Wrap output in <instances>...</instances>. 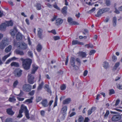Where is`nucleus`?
<instances>
[{"label":"nucleus","mask_w":122,"mask_h":122,"mask_svg":"<svg viewBox=\"0 0 122 122\" xmlns=\"http://www.w3.org/2000/svg\"><path fill=\"white\" fill-rule=\"evenodd\" d=\"M20 60L22 61V66L26 70L29 69L31 63V60L30 59H25L22 58H20Z\"/></svg>","instance_id":"nucleus-1"},{"label":"nucleus","mask_w":122,"mask_h":122,"mask_svg":"<svg viewBox=\"0 0 122 122\" xmlns=\"http://www.w3.org/2000/svg\"><path fill=\"white\" fill-rule=\"evenodd\" d=\"M75 60L77 63L78 65L80 66L81 65V62L80 59L78 58H77L75 60L74 57H71L70 60V63L71 66L73 67L74 70H77L78 68L77 66L75 65Z\"/></svg>","instance_id":"nucleus-2"},{"label":"nucleus","mask_w":122,"mask_h":122,"mask_svg":"<svg viewBox=\"0 0 122 122\" xmlns=\"http://www.w3.org/2000/svg\"><path fill=\"white\" fill-rule=\"evenodd\" d=\"M9 44V39L7 37H5L0 42V49H4Z\"/></svg>","instance_id":"nucleus-3"},{"label":"nucleus","mask_w":122,"mask_h":122,"mask_svg":"<svg viewBox=\"0 0 122 122\" xmlns=\"http://www.w3.org/2000/svg\"><path fill=\"white\" fill-rule=\"evenodd\" d=\"M13 44L14 46H16L20 49L24 50L27 48V45L24 43H21L20 42L17 43L15 41H14Z\"/></svg>","instance_id":"nucleus-4"},{"label":"nucleus","mask_w":122,"mask_h":122,"mask_svg":"<svg viewBox=\"0 0 122 122\" xmlns=\"http://www.w3.org/2000/svg\"><path fill=\"white\" fill-rule=\"evenodd\" d=\"M38 67L37 66H35L34 65H32V69L31 73L28 75V76H31L30 78L34 79V74L35 73V72L38 69Z\"/></svg>","instance_id":"nucleus-5"},{"label":"nucleus","mask_w":122,"mask_h":122,"mask_svg":"<svg viewBox=\"0 0 122 122\" xmlns=\"http://www.w3.org/2000/svg\"><path fill=\"white\" fill-rule=\"evenodd\" d=\"M32 88V86L29 84H25L22 87L23 90L24 91L27 92L30 91Z\"/></svg>","instance_id":"nucleus-6"},{"label":"nucleus","mask_w":122,"mask_h":122,"mask_svg":"<svg viewBox=\"0 0 122 122\" xmlns=\"http://www.w3.org/2000/svg\"><path fill=\"white\" fill-rule=\"evenodd\" d=\"M43 30L41 28H39L37 29V35L38 37L40 39H42L43 38L42 33Z\"/></svg>","instance_id":"nucleus-7"},{"label":"nucleus","mask_w":122,"mask_h":122,"mask_svg":"<svg viewBox=\"0 0 122 122\" xmlns=\"http://www.w3.org/2000/svg\"><path fill=\"white\" fill-rule=\"evenodd\" d=\"M67 21L71 25H78L79 23L75 21H73V19L70 17H68L67 19Z\"/></svg>","instance_id":"nucleus-8"},{"label":"nucleus","mask_w":122,"mask_h":122,"mask_svg":"<svg viewBox=\"0 0 122 122\" xmlns=\"http://www.w3.org/2000/svg\"><path fill=\"white\" fill-rule=\"evenodd\" d=\"M121 118V117L119 115H114L112 118V120L113 121L116 122L118 121Z\"/></svg>","instance_id":"nucleus-9"},{"label":"nucleus","mask_w":122,"mask_h":122,"mask_svg":"<svg viewBox=\"0 0 122 122\" xmlns=\"http://www.w3.org/2000/svg\"><path fill=\"white\" fill-rule=\"evenodd\" d=\"M22 71L20 69L15 70L14 72L15 76L17 77H19L21 75Z\"/></svg>","instance_id":"nucleus-10"},{"label":"nucleus","mask_w":122,"mask_h":122,"mask_svg":"<svg viewBox=\"0 0 122 122\" xmlns=\"http://www.w3.org/2000/svg\"><path fill=\"white\" fill-rule=\"evenodd\" d=\"M63 21V20L61 18H58L56 20L55 24L57 25H60L62 23Z\"/></svg>","instance_id":"nucleus-11"},{"label":"nucleus","mask_w":122,"mask_h":122,"mask_svg":"<svg viewBox=\"0 0 122 122\" xmlns=\"http://www.w3.org/2000/svg\"><path fill=\"white\" fill-rule=\"evenodd\" d=\"M7 26L5 23H3L0 25V29L2 31H4L5 30Z\"/></svg>","instance_id":"nucleus-12"},{"label":"nucleus","mask_w":122,"mask_h":122,"mask_svg":"<svg viewBox=\"0 0 122 122\" xmlns=\"http://www.w3.org/2000/svg\"><path fill=\"white\" fill-rule=\"evenodd\" d=\"M72 44L73 45H75L76 44L83 45L84 43L82 42H80L78 41L77 40H73L72 41Z\"/></svg>","instance_id":"nucleus-13"},{"label":"nucleus","mask_w":122,"mask_h":122,"mask_svg":"<svg viewBox=\"0 0 122 122\" xmlns=\"http://www.w3.org/2000/svg\"><path fill=\"white\" fill-rule=\"evenodd\" d=\"M26 111H28L26 107V106H24L23 105H22L21 106L20 109L19 111L22 112L23 111H25V113Z\"/></svg>","instance_id":"nucleus-14"},{"label":"nucleus","mask_w":122,"mask_h":122,"mask_svg":"<svg viewBox=\"0 0 122 122\" xmlns=\"http://www.w3.org/2000/svg\"><path fill=\"white\" fill-rule=\"evenodd\" d=\"M6 112L8 114L10 115H12L14 113V112L12 111L11 108H9L7 109Z\"/></svg>","instance_id":"nucleus-15"},{"label":"nucleus","mask_w":122,"mask_h":122,"mask_svg":"<svg viewBox=\"0 0 122 122\" xmlns=\"http://www.w3.org/2000/svg\"><path fill=\"white\" fill-rule=\"evenodd\" d=\"M44 82L43 81H42L40 84H39V86H38L37 89V91L38 92L41 90V89L42 88L43 86L44 85Z\"/></svg>","instance_id":"nucleus-16"},{"label":"nucleus","mask_w":122,"mask_h":122,"mask_svg":"<svg viewBox=\"0 0 122 122\" xmlns=\"http://www.w3.org/2000/svg\"><path fill=\"white\" fill-rule=\"evenodd\" d=\"M103 13L102 9L99 10L97 12V14L95 15V16L97 17L101 16L102 14Z\"/></svg>","instance_id":"nucleus-17"},{"label":"nucleus","mask_w":122,"mask_h":122,"mask_svg":"<svg viewBox=\"0 0 122 122\" xmlns=\"http://www.w3.org/2000/svg\"><path fill=\"white\" fill-rule=\"evenodd\" d=\"M96 109V108L95 107H92L91 109L89 110L88 111V115H91L92 112H94Z\"/></svg>","instance_id":"nucleus-18"},{"label":"nucleus","mask_w":122,"mask_h":122,"mask_svg":"<svg viewBox=\"0 0 122 122\" xmlns=\"http://www.w3.org/2000/svg\"><path fill=\"white\" fill-rule=\"evenodd\" d=\"M41 103L42 105L45 107H47L48 105L47 104V100L46 99L42 101Z\"/></svg>","instance_id":"nucleus-19"},{"label":"nucleus","mask_w":122,"mask_h":122,"mask_svg":"<svg viewBox=\"0 0 122 122\" xmlns=\"http://www.w3.org/2000/svg\"><path fill=\"white\" fill-rule=\"evenodd\" d=\"M16 53L17 54L20 55H23L24 54V53L23 51L20 50L18 49H16L15 51Z\"/></svg>","instance_id":"nucleus-20"},{"label":"nucleus","mask_w":122,"mask_h":122,"mask_svg":"<svg viewBox=\"0 0 122 122\" xmlns=\"http://www.w3.org/2000/svg\"><path fill=\"white\" fill-rule=\"evenodd\" d=\"M31 76H28V83L30 84H32L34 82V79H31Z\"/></svg>","instance_id":"nucleus-21"},{"label":"nucleus","mask_w":122,"mask_h":122,"mask_svg":"<svg viewBox=\"0 0 122 122\" xmlns=\"http://www.w3.org/2000/svg\"><path fill=\"white\" fill-rule=\"evenodd\" d=\"M42 46L40 44H39L36 47V49L38 52H41L42 49Z\"/></svg>","instance_id":"nucleus-22"},{"label":"nucleus","mask_w":122,"mask_h":122,"mask_svg":"<svg viewBox=\"0 0 122 122\" xmlns=\"http://www.w3.org/2000/svg\"><path fill=\"white\" fill-rule=\"evenodd\" d=\"M16 31L17 30L16 28L14 27L13 29L11 30V32L10 33L12 36H14L15 35Z\"/></svg>","instance_id":"nucleus-23"},{"label":"nucleus","mask_w":122,"mask_h":122,"mask_svg":"<svg viewBox=\"0 0 122 122\" xmlns=\"http://www.w3.org/2000/svg\"><path fill=\"white\" fill-rule=\"evenodd\" d=\"M71 101V99L70 98H68L64 100L63 102V104H68L70 103Z\"/></svg>","instance_id":"nucleus-24"},{"label":"nucleus","mask_w":122,"mask_h":122,"mask_svg":"<svg viewBox=\"0 0 122 122\" xmlns=\"http://www.w3.org/2000/svg\"><path fill=\"white\" fill-rule=\"evenodd\" d=\"M10 65L11 66H14L16 67H19L20 66L19 63L15 62H12L11 64Z\"/></svg>","instance_id":"nucleus-25"},{"label":"nucleus","mask_w":122,"mask_h":122,"mask_svg":"<svg viewBox=\"0 0 122 122\" xmlns=\"http://www.w3.org/2000/svg\"><path fill=\"white\" fill-rule=\"evenodd\" d=\"M12 47V46L11 45H9L5 48V52L6 53H8L10 52L11 51Z\"/></svg>","instance_id":"nucleus-26"},{"label":"nucleus","mask_w":122,"mask_h":122,"mask_svg":"<svg viewBox=\"0 0 122 122\" xmlns=\"http://www.w3.org/2000/svg\"><path fill=\"white\" fill-rule=\"evenodd\" d=\"M16 38L17 40H20L22 38L21 34L20 33L18 32L16 36Z\"/></svg>","instance_id":"nucleus-27"},{"label":"nucleus","mask_w":122,"mask_h":122,"mask_svg":"<svg viewBox=\"0 0 122 122\" xmlns=\"http://www.w3.org/2000/svg\"><path fill=\"white\" fill-rule=\"evenodd\" d=\"M78 54L81 56L82 58H84L86 57V53L84 52H79Z\"/></svg>","instance_id":"nucleus-28"},{"label":"nucleus","mask_w":122,"mask_h":122,"mask_svg":"<svg viewBox=\"0 0 122 122\" xmlns=\"http://www.w3.org/2000/svg\"><path fill=\"white\" fill-rule=\"evenodd\" d=\"M67 109V106H65L64 107L62 108L61 111V112L62 113H65Z\"/></svg>","instance_id":"nucleus-29"},{"label":"nucleus","mask_w":122,"mask_h":122,"mask_svg":"<svg viewBox=\"0 0 122 122\" xmlns=\"http://www.w3.org/2000/svg\"><path fill=\"white\" fill-rule=\"evenodd\" d=\"M67 9V7L66 6H64L62 8L61 12L64 14H66V10Z\"/></svg>","instance_id":"nucleus-30"},{"label":"nucleus","mask_w":122,"mask_h":122,"mask_svg":"<svg viewBox=\"0 0 122 122\" xmlns=\"http://www.w3.org/2000/svg\"><path fill=\"white\" fill-rule=\"evenodd\" d=\"M6 24V25L7 26H12L13 25V22L11 21H7L5 23Z\"/></svg>","instance_id":"nucleus-31"},{"label":"nucleus","mask_w":122,"mask_h":122,"mask_svg":"<svg viewBox=\"0 0 122 122\" xmlns=\"http://www.w3.org/2000/svg\"><path fill=\"white\" fill-rule=\"evenodd\" d=\"M11 54V53L10 52L8 55H5L2 58V61H3L4 62L6 59L9 56H10Z\"/></svg>","instance_id":"nucleus-32"},{"label":"nucleus","mask_w":122,"mask_h":122,"mask_svg":"<svg viewBox=\"0 0 122 122\" xmlns=\"http://www.w3.org/2000/svg\"><path fill=\"white\" fill-rule=\"evenodd\" d=\"M117 19L116 17H114L113 18L112 22L113 25L114 26H115L116 25Z\"/></svg>","instance_id":"nucleus-33"},{"label":"nucleus","mask_w":122,"mask_h":122,"mask_svg":"<svg viewBox=\"0 0 122 122\" xmlns=\"http://www.w3.org/2000/svg\"><path fill=\"white\" fill-rule=\"evenodd\" d=\"M119 65L120 64L119 62H117L115 64L113 68V69L115 70H116L119 66Z\"/></svg>","instance_id":"nucleus-34"},{"label":"nucleus","mask_w":122,"mask_h":122,"mask_svg":"<svg viewBox=\"0 0 122 122\" xmlns=\"http://www.w3.org/2000/svg\"><path fill=\"white\" fill-rule=\"evenodd\" d=\"M103 67L104 68L106 69L108 67V63L106 62H104Z\"/></svg>","instance_id":"nucleus-35"},{"label":"nucleus","mask_w":122,"mask_h":122,"mask_svg":"<svg viewBox=\"0 0 122 122\" xmlns=\"http://www.w3.org/2000/svg\"><path fill=\"white\" fill-rule=\"evenodd\" d=\"M109 114V110H107L104 116V118H107Z\"/></svg>","instance_id":"nucleus-36"},{"label":"nucleus","mask_w":122,"mask_h":122,"mask_svg":"<svg viewBox=\"0 0 122 122\" xmlns=\"http://www.w3.org/2000/svg\"><path fill=\"white\" fill-rule=\"evenodd\" d=\"M9 100L10 102H15L16 101L14 97H10L9 99Z\"/></svg>","instance_id":"nucleus-37"},{"label":"nucleus","mask_w":122,"mask_h":122,"mask_svg":"<svg viewBox=\"0 0 122 122\" xmlns=\"http://www.w3.org/2000/svg\"><path fill=\"white\" fill-rule=\"evenodd\" d=\"M37 9L38 10H40L41 9V5L39 3H37L36 4Z\"/></svg>","instance_id":"nucleus-38"},{"label":"nucleus","mask_w":122,"mask_h":122,"mask_svg":"<svg viewBox=\"0 0 122 122\" xmlns=\"http://www.w3.org/2000/svg\"><path fill=\"white\" fill-rule=\"evenodd\" d=\"M84 119L83 118L82 116H80L78 119V122H83V121Z\"/></svg>","instance_id":"nucleus-39"},{"label":"nucleus","mask_w":122,"mask_h":122,"mask_svg":"<svg viewBox=\"0 0 122 122\" xmlns=\"http://www.w3.org/2000/svg\"><path fill=\"white\" fill-rule=\"evenodd\" d=\"M25 116L28 119H29L30 118L29 115V111H26L25 113Z\"/></svg>","instance_id":"nucleus-40"},{"label":"nucleus","mask_w":122,"mask_h":122,"mask_svg":"<svg viewBox=\"0 0 122 122\" xmlns=\"http://www.w3.org/2000/svg\"><path fill=\"white\" fill-rule=\"evenodd\" d=\"M28 56L31 57H32L33 56V53L32 51H29L28 52Z\"/></svg>","instance_id":"nucleus-41"},{"label":"nucleus","mask_w":122,"mask_h":122,"mask_svg":"<svg viewBox=\"0 0 122 122\" xmlns=\"http://www.w3.org/2000/svg\"><path fill=\"white\" fill-rule=\"evenodd\" d=\"M33 99V97H31L30 99L26 100L25 101V102H28L29 103H31L32 102V100Z\"/></svg>","instance_id":"nucleus-42"},{"label":"nucleus","mask_w":122,"mask_h":122,"mask_svg":"<svg viewBox=\"0 0 122 122\" xmlns=\"http://www.w3.org/2000/svg\"><path fill=\"white\" fill-rule=\"evenodd\" d=\"M103 13L108 11L110 10L109 8H106L102 9Z\"/></svg>","instance_id":"nucleus-43"},{"label":"nucleus","mask_w":122,"mask_h":122,"mask_svg":"<svg viewBox=\"0 0 122 122\" xmlns=\"http://www.w3.org/2000/svg\"><path fill=\"white\" fill-rule=\"evenodd\" d=\"M96 52V51L94 50H91L89 53V55H91L93 54H94Z\"/></svg>","instance_id":"nucleus-44"},{"label":"nucleus","mask_w":122,"mask_h":122,"mask_svg":"<svg viewBox=\"0 0 122 122\" xmlns=\"http://www.w3.org/2000/svg\"><path fill=\"white\" fill-rule=\"evenodd\" d=\"M85 46L86 47H87V48H89V47L92 48L93 46L92 45L90 44H86Z\"/></svg>","instance_id":"nucleus-45"},{"label":"nucleus","mask_w":122,"mask_h":122,"mask_svg":"<svg viewBox=\"0 0 122 122\" xmlns=\"http://www.w3.org/2000/svg\"><path fill=\"white\" fill-rule=\"evenodd\" d=\"M109 94L110 95L113 94L115 93V91L114 90L112 89L110 90H109Z\"/></svg>","instance_id":"nucleus-46"},{"label":"nucleus","mask_w":122,"mask_h":122,"mask_svg":"<svg viewBox=\"0 0 122 122\" xmlns=\"http://www.w3.org/2000/svg\"><path fill=\"white\" fill-rule=\"evenodd\" d=\"M61 89L62 90H65L66 88V86L64 85L61 86Z\"/></svg>","instance_id":"nucleus-47"},{"label":"nucleus","mask_w":122,"mask_h":122,"mask_svg":"<svg viewBox=\"0 0 122 122\" xmlns=\"http://www.w3.org/2000/svg\"><path fill=\"white\" fill-rule=\"evenodd\" d=\"M41 100V97H37L36 99V101L37 102H39Z\"/></svg>","instance_id":"nucleus-48"},{"label":"nucleus","mask_w":122,"mask_h":122,"mask_svg":"<svg viewBox=\"0 0 122 122\" xmlns=\"http://www.w3.org/2000/svg\"><path fill=\"white\" fill-rule=\"evenodd\" d=\"M53 39L55 40H57L60 39V37L58 36H55L53 37Z\"/></svg>","instance_id":"nucleus-49"},{"label":"nucleus","mask_w":122,"mask_h":122,"mask_svg":"<svg viewBox=\"0 0 122 122\" xmlns=\"http://www.w3.org/2000/svg\"><path fill=\"white\" fill-rule=\"evenodd\" d=\"M22 112H20V111H19V114L17 116L18 117L20 118L22 116Z\"/></svg>","instance_id":"nucleus-50"},{"label":"nucleus","mask_w":122,"mask_h":122,"mask_svg":"<svg viewBox=\"0 0 122 122\" xmlns=\"http://www.w3.org/2000/svg\"><path fill=\"white\" fill-rule=\"evenodd\" d=\"M35 92V91L34 90H32L28 94L31 96L33 95L34 94Z\"/></svg>","instance_id":"nucleus-51"},{"label":"nucleus","mask_w":122,"mask_h":122,"mask_svg":"<svg viewBox=\"0 0 122 122\" xmlns=\"http://www.w3.org/2000/svg\"><path fill=\"white\" fill-rule=\"evenodd\" d=\"M106 5L108 6L110 5V1L109 0H107L106 1Z\"/></svg>","instance_id":"nucleus-52"},{"label":"nucleus","mask_w":122,"mask_h":122,"mask_svg":"<svg viewBox=\"0 0 122 122\" xmlns=\"http://www.w3.org/2000/svg\"><path fill=\"white\" fill-rule=\"evenodd\" d=\"M18 82L17 81H15L13 83V86L14 87H15L17 85Z\"/></svg>","instance_id":"nucleus-53"},{"label":"nucleus","mask_w":122,"mask_h":122,"mask_svg":"<svg viewBox=\"0 0 122 122\" xmlns=\"http://www.w3.org/2000/svg\"><path fill=\"white\" fill-rule=\"evenodd\" d=\"M5 122H12V121L10 118H8L6 120Z\"/></svg>","instance_id":"nucleus-54"},{"label":"nucleus","mask_w":122,"mask_h":122,"mask_svg":"<svg viewBox=\"0 0 122 122\" xmlns=\"http://www.w3.org/2000/svg\"><path fill=\"white\" fill-rule=\"evenodd\" d=\"M120 102V100H119L117 99V100L116 101V103H115V105L114 106H117V105H118V104H119Z\"/></svg>","instance_id":"nucleus-55"},{"label":"nucleus","mask_w":122,"mask_h":122,"mask_svg":"<svg viewBox=\"0 0 122 122\" xmlns=\"http://www.w3.org/2000/svg\"><path fill=\"white\" fill-rule=\"evenodd\" d=\"M112 58L113 60L114 61H116L117 60V57L116 56H112Z\"/></svg>","instance_id":"nucleus-56"},{"label":"nucleus","mask_w":122,"mask_h":122,"mask_svg":"<svg viewBox=\"0 0 122 122\" xmlns=\"http://www.w3.org/2000/svg\"><path fill=\"white\" fill-rule=\"evenodd\" d=\"M53 6L55 8L59 10H60V8L56 4H54Z\"/></svg>","instance_id":"nucleus-57"},{"label":"nucleus","mask_w":122,"mask_h":122,"mask_svg":"<svg viewBox=\"0 0 122 122\" xmlns=\"http://www.w3.org/2000/svg\"><path fill=\"white\" fill-rule=\"evenodd\" d=\"M95 10V8L94 7L92 9H91V10H90L89 12L90 13H91L92 12H93Z\"/></svg>","instance_id":"nucleus-58"},{"label":"nucleus","mask_w":122,"mask_h":122,"mask_svg":"<svg viewBox=\"0 0 122 122\" xmlns=\"http://www.w3.org/2000/svg\"><path fill=\"white\" fill-rule=\"evenodd\" d=\"M12 59H9L5 63L6 64H8L10 62L12 61Z\"/></svg>","instance_id":"nucleus-59"},{"label":"nucleus","mask_w":122,"mask_h":122,"mask_svg":"<svg viewBox=\"0 0 122 122\" xmlns=\"http://www.w3.org/2000/svg\"><path fill=\"white\" fill-rule=\"evenodd\" d=\"M68 60H69L68 56L66 58V61L65 64L66 65H67V63L68 62Z\"/></svg>","instance_id":"nucleus-60"},{"label":"nucleus","mask_w":122,"mask_h":122,"mask_svg":"<svg viewBox=\"0 0 122 122\" xmlns=\"http://www.w3.org/2000/svg\"><path fill=\"white\" fill-rule=\"evenodd\" d=\"M4 15L3 12L2 11L0 10V17H1Z\"/></svg>","instance_id":"nucleus-61"},{"label":"nucleus","mask_w":122,"mask_h":122,"mask_svg":"<svg viewBox=\"0 0 122 122\" xmlns=\"http://www.w3.org/2000/svg\"><path fill=\"white\" fill-rule=\"evenodd\" d=\"M51 32L54 35H56V31L55 30H53L51 31Z\"/></svg>","instance_id":"nucleus-62"},{"label":"nucleus","mask_w":122,"mask_h":122,"mask_svg":"<svg viewBox=\"0 0 122 122\" xmlns=\"http://www.w3.org/2000/svg\"><path fill=\"white\" fill-rule=\"evenodd\" d=\"M23 92L22 91L20 90V93L18 95H17L19 96H21L22 95H23Z\"/></svg>","instance_id":"nucleus-63"},{"label":"nucleus","mask_w":122,"mask_h":122,"mask_svg":"<svg viewBox=\"0 0 122 122\" xmlns=\"http://www.w3.org/2000/svg\"><path fill=\"white\" fill-rule=\"evenodd\" d=\"M87 72H88V71L86 70H85L84 72V73H83L84 76H86L87 75Z\"/></svg>","instance_id":"nucleus-64"}]
</instances>
